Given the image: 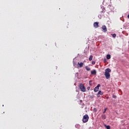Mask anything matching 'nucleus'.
<instances>
[{
	"label": "nucleus",
	"instance_id": "obj_1",
	"mask_svg": "<svg viewBox=\"0 0 129 129\" xmlns=\"http://www.w3.org/2000/svg\"><path fill=\"white\" fill-rule=\"evenodd\" d=\"M110 72H111L110 69L107 68L105 70L104 75L106 79H109L110 78V74H109Z\"/></svg>",
	"mask_w": 129,
	"mask_h": 129
},
{
	"label": "nucleus",
	"instance_id": "obj_2",
	"mask_svg": "<svg viewBox=\"0 0 129 129\" xmlns=\"http://www.w3.org/2000/svg\"><path fill=\"white\" fill-rule=\"evenodd\" d=\"M88 119H89V116L88 115L85 114L83 117V122L84 123L87 122V121H88Z\"/></svg>",
	"mask_w": 129,
	"mask_h": 129
},
{
	"label": "nucleus",
	"instance_id": "obj_3",
	"mask_svg": "<svg viewBox=\"0 0 129 129\" xmlns=\"http://www.w3.org/2000/svg\"><path fill=\"white\" fill-rule=\"evenodd\" d=\"M79 87L80 89L81 90V91H82V92H85V91H86V89H85L84 85L80 84Z\"/></svg>",
	"mask_w": 129,
	"mask_h": 129
},
{
	"label": "nucleus",
	"instance_id": "obj_4",
	"mask_svg": "<svg viewBox=\"0 0 129 129\" xmlns=\"http://www.w3.org/2000/svg\"><path fill=\"white\" fill-rule=\"evenodd\" d=\"M112 10H114V7L112 6H108V11L109 13L112 12Z\"/></svg>",
	"mask_w": 129,
	"mask_h": 129
},
{
	"label": "nucleus",
	"instance_id": "obj_5",
	"mask_svg": "<svg viewBox=\"0 0 129 129\" xmlns=\"http://www.w3.org/2000/svg\"><path fill=\"white\" fill-rule=\"evenodd\" d=\"M100 86V84H98L94 89V92H97L98 90H99V87Z\"/></svg>",
	"mask_w": 129,
	"mask_h": 129
},
{
	"label": "nucleus",
	"instance_id": "obj_6",
	"mask_svg": "<svg viewBox=\"0 0 129 129\" xmlns=\"http://www.w3.org/2000/svg\"><path fill=\"white\" fill-rule=\"evenodd\" d=\"M100 95H103V92H102L101 91H99L97 94V97H100Z\"/></svg>",
	"mask_w": 129,
	"mask_h": 129
},
{
	"label": "nucleus",
	"instance_id": "obj_7",
	"mask_svg": "<svg viewBox=\"0 0 129 129\" xmlns=\"http://www.w3.org/2000/svg\"><path fill=\"white\" fill-rule=\"evenodd\" d=\"M102 29L103 30V32H107V29H106V26L105 25H104L102 27Z\"/></svg>",
	"mask_w": 129,
	"mask_h": 129
},
{
	"label": "nucleus",
	"instance_id": "obj_8",
	"mask_svg": "<svg viewBox=\"0 0 129 129\" xmlns=\"http://www.w3.org/2000/svg\"><path fill=\"white\" fill-rule=\"evenodd\" d=\"M98 22H95L94 23V27L95 28H98L99 27V26L98 25Z\"/></svg>",
	"mask_w": 129,
	"mask_h": 129
},
{
	"label": "nucleus",
	"instance_id": "obj_9",
	"mask_svg": "<svg viewBox=\"0 0 129 129\" xmlns=\"http://www.w3.org/2000/svg\"><path fill=\"white\" fill-rule=\"evenodd\" d=\"M91 73L92 75H95V74H96V71L94 70L93 71H91Z\"/></svg>",
	"mask_w": 129,
	"mask_h": 129
},
{
	"label": "nucleus",
	"instance_id": "obj_10",
	"mask_svg": "<svg viewBox=\"0 0 129 129\" xmlns=\"http://www.w3.org/2000/svg\"><path fill=\"white\" fill-rule=\"evenodd\" d=\"M102 9V11H101V13H105V8H104V7H102L101 8Z\"/></svg>",
	"mask_w": 129,
	"mask_h": 129
},
{
	"label": "nucleus",
	"instance_id": "obj_11",
	"mask_svg": "<svg viewBox=\"0 0 129 129\" xmlns=\"http://www.w3.org/2000/svg\"><path fill=\"white\" fill-rule=\"evenodd\" d=\"M102 119H106V115L105 114H102L101 116Z\"/></svg>",
	"mask_w": 129,
	"mask_h": 129
},
{
	"label": "nucleus",
	"instance_id": "obj_12",
	"mask_svg": "<svg viewBox=\"0 0 129 129\" xmlns=\"http://www.w3.org/2000/svg\"><path fill=\"white\" fill-rule=\"evenodd\" d=\"M78 64L79 65L80 67L81 68L82 67H83V62L79 63L78 62Z\"/></svg>",
	"mask_w": 129,
	"mask_h": 129
},
{
	"label": "nucleus",
	"instance_id": "obj_13",
	"mask_svg": "<svg viewBox=\"0 0 129 129\" xmlns=\"http://www.w3.org/2000/svg\"><path fill=\"white\" fill-rule=\"evenodd\" d=\"M86 70H87V71H90L91 69L90 68L88 67V66H86L85 67Z\"/></svg>",
	"mask_w": 129,
	"mask_h": 129
},
{
	"label": "nucleus",
	"instance_id": "obj_14",
	"mask_svg": "<svg viewBox=\"0 0 129 129\" xmlns=\"http://www.w3.org/2000/svg\"><path fill=\"white\" fill-rule=\"evenodd\" d=\"M106 58L108 59H110V58H111V56H110V54H107V56H106Z\"/></svg>",
	"mask_w": 129,
	"mask_h": 129
},
{
	"label": "nucleus",
	"instance_id": "obj_15",
	"mask_svg": "<svg viewBox=\"0 0 129 129\" xmlns=\"http://www.w3.org/2000/svg\"><path fill=\"white\" fill-rule=\"evenodd\" d=\"M93 58V56L90 55V57L89 58V61H91L92 60Z\"/></svg>",
	"mask_w": 129,
	"mask_h": 129
},
{
	"label": "nucleus",
	"instance_id": "obj_16",
	"mask_svg": "<svg viewBox=\"0 0 129 129\" xmlns=\"http://www.w3.org/2000/svg\"><path fill=\"white\" fill-rule=\"evenodd\" d=\"M105 126H106V129H110V126L109 125H105Z\"/></svg>",
	"mask_w": 129,
	"mask_h": 129
},
{
	"label": "nucleus",
	"instance_id": "obj_17",
	"mask_svg": "<svg viewBox=\"0 0 129 129\" xmlns=\"http://www.w3.org/2000/svg\"><path fill=\"white\" fill-rule=\"evenodd\" d=\"M107 110V108H105L104 111H103V113H105L106 112V110Z\"/></svg>",
	"mask_w": 129,
	"mask_h": 129
},
{
	"label": "nucleus",
	"instance_id": "obj_18",
	"mask_svg": "<svg viewBox=\"0 0 129 129\" xmlns=\"http://www.w3.org/2000/svg\"><path fill=\"white\" fill-rule=\"evenodd\" d=\"M112 37H113V38H115V37H116V34H113L112 35Z\"/></svg>",
	"mask_w": 129,
	"mask_h": 129
},
{
	"label": "nucleus",
	"instance_id": "obj_19",
	"mask_svg": "<svg viewBox=\"0 0 129 129\" xmlns=\"http://www.w3.org/2000/svg\"><path fill=\"white\" fill-rule=\"evenodd\" d=\"M112 97H113V98H116V96L113 95Z\"/></svg>",
	"mask_w": 129,
	"mask_h": 129
},
{
	"label": "nucleus",
	"instance_id": "obj_20",
	"mask_svg": "<svg viewBox=\"0 0 129 129\" xmlns=\"http://www.w3.org/2000/svg\"><path fill=\"white\" fill-rule=\"evenodd\" d=\"M92 64L93 65H94L95 64V61H92Z\"/></svg>",
	"mask_w": 129,
	"mask_h": 129
},
{
	"label": "nucleus",
	"instance_id": "obj_21",
	"mask_svg": "<svg viewBox=\"0 0 129 129\" xmlns=\"http://www.w3.org/2000/svg\"><path fill=\"white\" fill-rule=\"evenodd\" d=\"M91 82H92V80L89 81V84H90V85H92Z\"/></svg>",
	"mask_w": 129,
	"mask_h": 129
},
{
	"label": "nucleus",
	"instance_id": "obj_22",
	"mask_svg": "<svg viewBox=\"0 0 129 129\" xmlns=\"http://www.w3.org/2000/svg\"><path fill=\"white\" fill-rule=\"evenodd\" d=\"M87 89H88V90H90V87H88Z\"/></svg>",
	"mask_w": 129,
	"mask_h": 129
},
{
	"label": "nucleus",
	"instance_id": "obj_23",
	"mask_svg": "<svg viewBox=\"0 0 129 129\" xmlns=\"http://www.w3.org/2000/svg\"><path fill=\"white\" fill-rule=\"evenodd\" d=\"M90 97L91 98H93V97H94V96H91Z\"/></svg>",
	"mask_w": 129,
	"mask_h": 129
},
{
	"label": "nucleus",
	"instance_id": "obj_24",
	"mask_svg": "<svg viewBox=\"0 0 129 129\" xmlns=\"http://www.w3.org/2000/svg\"><path fill=\"white\" fill-rule=\"evenodd\" d=\"M126 16H127V17H129V14L126 15Z\"/></svg>",
	"mask_w": 129,
	"mask_h": 129
},
{
	"label": "nucleus",
	"instance_id": "obj_25",
	"mask_svg": "<svg viewBox=\"0 0 129 129\" xmlns=\"http://www.w3.org/2000/svg\"><path fill=\"white\" fill-rule=\"evenodd\" d=\"M106 98H107V99H108V97H107Z\"/></svg>",
	"mask_w": 129,
	"mask_h": 129
},
{
	"label": "nucleus",
	"instance_id": "obj_26",
	"mask_svg": "<svg viewBox=\"0 0 129 129\" xmlns=\"http://www.w3.org/2000/svg\"><path fill=\"white\" fill-rule=\"evenodd\" d=\"M81 102L82 101V100L80 101Z\"/></svg>",
	"mask_w": 129,
	"mask_h": 129
}]
</instances>
